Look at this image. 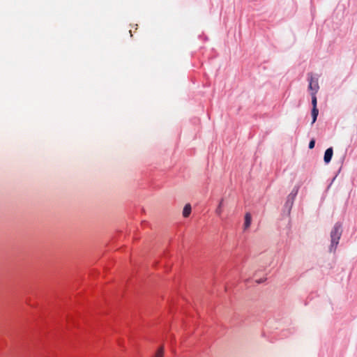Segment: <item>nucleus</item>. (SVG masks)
I'll return each instance as SVG.
<instances>
[{
  "label": "nucleus",
  "instance_id": "obj_1",
  "mask_svg": "<svg viewBox=\"0 0 357 357\" xmlns=\"http://www.w3.org/2000/svg\"><path fill=\"white\" fill-rule=\"evenodd\" d=\"M342 225L340 223H336L331 232V244L330 247V251H335L337 244L339 243V240L342 235Z\"/></svg>",
  "mask_w": 357,
  "mask_h": 357
},
{
  "label": "nucleus",
  "instance_id": "obj_2",
  "mask_svg": "<svg viewBox=\"0 0 357 357\" xmlns=\"http://www.w3.org/2000/svg\"><path fill=\"white\" fill-rule=\"evenodd\" d=\"M307 75H308V78H309L308 89L311 91L310 94L311 93L316 94L319 89L318 80H317V79L314 78L312 73H308Z\"/></svg>",
  "mask_w": 357,
  "mask_h": 357
},
{
  "label": "nucleus",
  "instance_id": "obj_3",
  "mask_svg": "<svg viewBox=\"0 0 357 357\" xmlns=\"http://www.w3.org/2000/svg\"><path fill=\"white\" fill-rule=\"evenodd\" d=\"M333 153V148L331 147L326 150L325 153H324V160L326 163H328L331 160Z\"/></svg>",
  "mask_w": 357,
  "mask_h": 357
},
{
  "label": "nucleus",
  "instance_id": "obj_4",
  "mask_svg": "<svg viewBox=\"0 0 357 357\" xmlns=\"http://www.w3.org/2000/svg\"><path fill=\"white\" fill-rule=\"evenodd\" d=\"M251 221H252L251 214L250 213H246L245 215V222H244V225H243L244 230H246L250 227V226L251 225Z\"/></svg>",
  "mask_w": 357,
  "mask_h": 357
},
{
  "label": "nucleus",
  "instance_id": "obj_5",
  "mask_svg": "<svg viewBox=\"0 0 357 357\" xmlns=\"http://www.w3.org/2000/svg\"><path fill=\"white\" fill-rule=\"evenodd\" d=\"M191 210V205L190 204H185L183 210V216L184 218H188L190 215Z\"/></svg>",
  "mask_w": 357,
  "mask_h": 357
},
{
  "label": "nucleus",
  "instance_id": "obj_6",
  "mask_svg": "<svg viewBox=\"0 0 357 357\" xmlns=\"http://www.w3.org/2000/svg\"><path fill=\"white\" fill-rule=\"evenodd\" d=\"M319 114V110L317 108H312V123H314L317 119V116Z\"/></svg>",
  "mask_w": 357,
  "mask_h": 357
},
{
  "label": "nucleus",
  "instance_id": "obj_7",
  "mask_svg": "<svg viewBox=\"0 0 357 357\" xmlns=\"http://www.w3.org/2000/svg\"><path fill=\"white\" fill-rule=\"evenodd\" d=\"M153 357H164V347H160Z\"/></svg>",
  "mask_w": 357,
  "mask_h": 357
},
{
  "label": "nucleus",
  "instance_id": "obj_8",
  "mask_svg": "<svg viewBox=\"0 0 357 357\" xmlns=\"http://www.w3.org/2000/svg\"><path fill=\"white\" fill-rule=\"evenodd\" d=\"M311 96H312V108H317V99L316 94L311 93Z\"/></svg>",
  "mask_w": 357,
  "mask_h": 357
},
{
  "label": "nucleus",
  "instance_id": "obj_9",
  "mask_svg": "<svg viewBox=\"0 0 357 357\" xmlns=\"http://www.w3.org/2000/svg\"><path fill=\"white\" fill-rule=\"evenodd\" d=\"M222 202H223V200L222 199L220 203H219V205L218 206V208H216L215 210V213L218 215V216H220L221 214H222Z\"/></svg>",
  "mask_w": 357,
  "mask_h": 357
},
{
  "label": "nucleus",
  "instance_id": "obj_10",
  "mask_svg": "<svg viewBox=\"0 0 357 357\" xmlns=\"http://www.w3.org/2000/svg\"><path fill=\"white\" fill-rule=\"evenodd\" d=\"M314 145H315V141H314V139H312L309 143V148L310 149H312L314 147Z\"/></svg>",
  "mask_w": 357,
  "mask_h": 357
}]
</instances>
